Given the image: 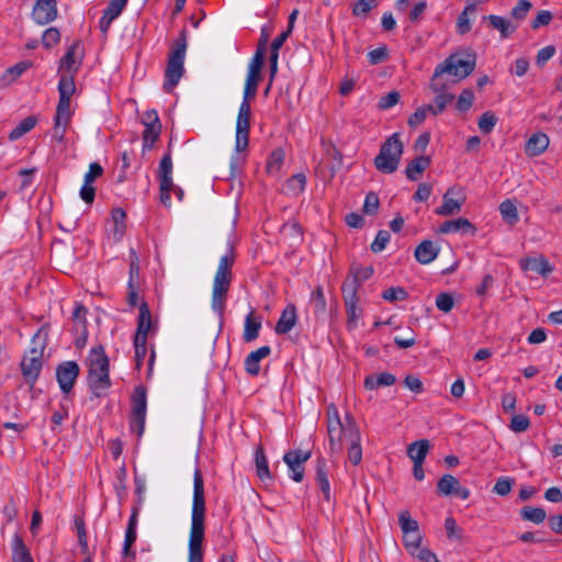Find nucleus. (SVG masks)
<instances>
[{
    "label": "nucleus",
    "mask_w": 562,
    "mask_h": 562,
    "mask_svg": "<svg viewBox=\"0 0 562 562\" xmlns=\"http://www.w3.org/2000/svg\"><path fill=\"white\" fill-rule=\"evenodd\" d=\"M205 494L202 471L194 470L192 520L189 540V562H203L202 543L205 530Z\"/></svg>",
    "instance_id": "1"
},
{
    "label": "nucleus",
    "mask_w": 562,
    "mask_h": 562,
    "mask_svg": "<svg viewBox=\"0 0 562 562\" xmlns=\"http://www.w3.org/2000/svg\"><path fill=\"white\" fill-rule=\"evenodd\" d=\"M476 65V55L472 52L465 54H451L442 63H440L432 75L430 81V89L434 92H439L447 89L446 83L440 81L442 75L448 74L453 76L457 81L467 78L473 72Z\"/></svg>",
    "instance_id": "2"
},
{
    "label": "nucleus",
    "mask_w": 562,
    "mask_h": 562,
    "mask_svg": "<svg viewBox=\"0 0 562 562\" xmlns=\"http://www.w3.org/2000/svg\"><path fill=\"white\" fill-rule=\"evenodd\" d=\"M88 362V386L94 397L100 398L104 391L111 387L110 362L101 345L93 347L87 358Z\"/></svg>",
    "instance_id": "3"
},
{
    "label": "nucleus",
    "mask_w": 562,
    "mask_h": 562,
    "mask_svg": "<svg viewBox=\"0 0 562 562\" xmlns=\"http://www.w3.org/2000/svg\"><path fill=\"white\" fill-rule=\"evenodd\" d=\"M187 52V31L182 30L173 41L168 55L165 70L164 90L170 93L184 74V57Z\"/></svg>",
    "instance_id": "4"
},
{
    "label": "nucleus",
    "mask_w": 562,
    "mask_h": 562,
    "mask_svg": "<svg viewBox=\"0 0 562 562\" xmlns=\"http://www.w3.org/2000/svg\"><path fill=\"white\" fill-rule=\"evenodd\" d=\"M403 151L404 145L400 133L392 134L381 144L379 154L374 158V167L384 175L395 172L400 166Z\"/></svg>",
    "instance_id": "5"
},
{
    "label": "nucleus",
    "mask_w": 562,
    "mask_h": 562,
    "mask_svg": "<svg viewBox=\"0 0 562 562\" xmlns=\"http://www.w3.org/2000/svg\"><path fill=\"white\" fill-rule=\"evenodd\" d=\"M132 414L130 419V428L133 432H136L137 437H142L145 430L147 397L146 390L139 385L135 387L132 397Z\"/></svg>",
    "instance_id": "6"
},
{
    "label": "nucleus",
    "mask_w": 562,
    "mask_h": 562,
    "mask_svg": "<svg viewBox=\"0 0 562 562\" xmlns=\"http://www.w3.org/2000/svg\"><path fill=\"white\" fill-rule=\"evenodd\" d=\"M43 350L32 348L27 355H25L21 361V371L25 382L30 385V389H33L36 380L40 376L42 367H43Z\"/></svg>",
    "instance_id": "7"
},
{
    "label": "nucleus",
    "mask_w": 562,
    "mask_h": 562,
    "mask_svg": "<svg viewBox=\"0 0 562 562\" xmlns=\"http://www.w3.org/2000/svg\"><path fill=\"white\" fill-rule=\"evenodd\" d=\"M250 115H251L250 102L243 101L239 106L237 122H236V150L237 151H243L248 147L249 130H250Z\"/></svg>",
    "instance_id": "8"
},
{
    "label": "nucleus",
    "mask_w": 562,
    "mask_h": 562,
    "mask_svg": "<svg viewBox=\"0 0 562 562\" xmlns=\"http://www.w3.org/2000/svg\"><path fill=\"white\" fill-rule=\"evenodd\" d=\"M465 194L460 187H451L442 195V204L436 209L435 213L440 216H451L461 211L465 202Z\"/></svg>",
    "instance_id": "9"
},
{
    "label": "nucleus",
    "mask_w": 562,
    "mask_h": 562,
    "mask_svg": "<svg viewBox=\"0 0 562 562\" xmlns=\"http://www.w3.org/2000/svg\"><path fill=\"white\" fill-rule=\"evenodd\" d=\"M344 302L347 314V328L352 330L357 327L359 319L362 316V308L359 306V297L355 292V285H341Z\"/></svg>",
    "instance_id": "10"
},
{
    "label": "nucleus",
    "mask_w": 562,
    "mask_h": 562,
    "mask_svg": "<svg viewBox=\"0 0 562 562\" xmlns=\"http://www.w3.org/2000/svg\"><path fill=\"white\" fill-rule=\"evenodd\" d=\"M345 419H347L346 440L349 442L348 460L353 465H358L362 460L361 434L353 417L347 415Z\"/></svg>",
    "instance_id": "11"
},
{
    "label": "nucleus",
    "mask_w": 562,
    "mask_h": 562,
    "mask_svg": "<svg viewBox=\"0 0 562 562\" xmlns=\"http://www.w3.org/2000/svg\"><path fill=\"white\" fill-rule=\"evenodd\" d=\"M80 367L76 361H64L56 368V379L64 394H68L79 376Z\"/></svg>",
    "instance_id": "12"
},
{
    "label": "nucleus",
    "mask_w": 562,
    "mask_h": 562,
    "mask_svg": "<svg viewBox=\"0 0 562 562\" xmlns=\"http://www.w3.org/2000/svg\"><path fill=\"white\" fill-rule=\"evenodd\" d=\"M311 451L290 450L283 456L284 463L291 470V479L297 483L304 479V463L311 458Z\"/></svg>",
    "instance_id": "13"
},
{
    "label": "nucleus",
    "mask_w": 562,
    "mask_h": 562,
    "mask_svg": "<svg viewBox=\"0 0 562 562\" xmlns=\"http://www.w3.org/2000/svg\"><path fill=\"white\" fill-rule=\"evenodd\" d=\"M81 48V41H75L67 49L59 63V72L75 74L82 60L83 53L79 52Z\"/></svg>",
    "instance_id": "14"
},
{
    "label": "nucleus",
    "mask_w": 562,
    "mask_h": 562,
    "mask_svg": "<svg viewBox=\"0 0 562 562\" xmlns=\"http://www.w3.org/2000/svg\"><path fill=\"white\" fill-rule=\"evenodd\" d=\"M437 493L445 496L456 495L462 499H468L470 496V491L462 487L459 480L451 474H445L439 479Z\"/></svg>",
    "instance_id": "15"
},
{
    "label": "nucleus",
    "mask_w": 562,
    "mask_h": 562,
    "mask_svg": "<svg viewBox=\"0 0 562 562\" xmlns=\"http://www.w3.org/2000/svg\"><path fill=\"white\" fill-rule=\"evenodd\" d=\"M57 16V2L56 0H37L32 10L33 20L40 24L45 25L54 21Z\"/></svg>",
    "instance_id": "16"
},
{
    "label": "nucleus",
    "mask_w": 562,
    "mask_h": 562,
    "mask_svg": "<svg viewBox=\"0 0 562 562\" xmlns=\"http://www.w3.org/2000/svg\"><path fill=\"white\" fill-rule=\"evenodd\" d=\"M103 175V168L98 162H92L89 166V171L85 175L83 186L80 189V198L87 203L91 204L94 201L95 189L92 186L93 181Z\"/></svg>",
    "instance_id": "17"
},
{
    "label": "nucleus",
    "mask_w": 562,
    "mask_h": 562,
    "mask_svg": "<svg viewBox=\"0 0 562 562\" xmlns=\"http://www.w3.org/2000/svg\"><path fill=\"white\" fill-rule=\"evenodd\" d=\"M476 231V227L468 218L464 217L446 221L439 226L438 229L440 234L461 232L462 234L471 236H474Z\"/></svg>",
    "instance_id": "18"
},
{
    "label": "nucleus",
    "mask_w": 562,
    "mask_h": 562,
    "mask_svg": "<svg viewBox=\"0 0 562 562\" xmlns=\"http://www.w3.org/2000/svg\"><path fill=\"white\" fill-rule=\"evenodd\" d=\"M153 326L151 313L146 302L139 305V315L137 321V329L134 336L135 339L147 340V335Z\"/></svg>",
    "instance_id": "19"
},
{
    "label": "nucleus",
    "mask_w": 562,
    "mask_h": 562,
    "mask_svg": "<svg viewBox=\"0 0 562 562\" xmlns=\"http://www.w3.org/2000/svg\"><path fill=\"white\" fill-rule=\"evenodd\" d=\"M549 137L546 133L537 132L532 134L525 145V153L529 157L541 155L549 146Z\"/></svg>",
    "instance_id": "20"
},
{
    "label": "nucleus",
    "mask_w": 562,
    "mask_h": 562,
    "mask_svg": "<svg viewBox=\"0 0 562 562\" xmlns=\"http://www.w3.org/2000/svg\"><path fill=\"white\" fill-rule=\"evenodd\" d=\"M297 315L294 304H289L281 313V316L276 325V333L278 335L288 334L296 324Z\"/></svg>",
    "instance_id": "21"
},
{
    "label": "nucleus",
    "mask_w": 562,
    "mask_h": 562,
    "mask_svg": "<svg viewBox=\"0 0 562 562\" xmlns=\"http://www.w3.org/2000/svg\"><path fill=\"white\" fill-rule=\"evenodd\" d=\"M520 268L524 271H533L542 277L549 276L553 271V267L543 258H524L520 260Z\"/></svg>",
    "instance_id": "22"
},
{
    "label": "nucleus",
    "mask_w": 562,
    "mask_h": 562,
    "mask_svg": "<svg viewBox=\"0 0 562 562\" xmlns=\"http://www.w3.org/2000/svg\"><path fill=\"white\" fill-rule=\"evenodd\" d=\"M439 254V248L431 240H423L415 249V259L422 265L434 261Z\"/></svg>",
    "instance_id": "23"
},
{
    "label": "nucleus",
    "mask_w": 562,
    "mask_h": 562,
    "mask_svg": "<svg viewBox=\"0 0 562 562\" xmlns=\"http://www.w3.org/2000/svg\"><path fill=\"white\" fill-rule=\"evenodd\" d=\"M316 482L323 493L324 499L330 502V484L326 460L318 458L316 461Z\"/></svg>",
    "instance_id": "24"
},
{
    "label": "nucleus",
    "mask_w": 562,
    "mask_h": 562,
    "mask_svg": "<svg viewBox=\"0 0 562 562\" xmlns=\"http://www.w3.org/2000/svg\"><path fill=\"white\" fill-rule=\"evenodd\" d=\"M347 423L327 425V434L329 440V448L331 452H340L342 450L341 440L346 439Z\"/></svg>",
    "instance_id": "25"
},
{
    "label": "nucleus",
    "mask_w": 562,
    "mask_h": 562,
    "mask_svg": "<svg viewBox=\"0 0 562 562\" xmlns=\"http://www.w3.org/2000/svg\"><path fill=\"white\" fill-rule=\"evenodd\" d=\"M430 164L431 158L429 156L415 157L405 169L406 178L411 181H416Z\"/></svg>",
    "instance_id": "26"
},
{
    "label": "nucleus",
    "mask_w": 562,
    "mask_h": 562,
    "mask_svg": "<svg viewBox=\"0 0 562 562\" xmlns=\"http://www.w3.org/2000/svg\"><path fill=\"white\" fill-rule=\"evenodd\" d=\"M12 562H34L23 538L15 533L12 539Z\"/></svg>",
    "instance_id": "27"
},
{
    "label": "nucleus",
    "mask_w": 562,
    "mask_h": 562,
    "mask_svg": "<svg viewBox=\"0 0 562 562\" xmlns=\"http://www.w3.org/2000/svg\"><path fill=\"white\" fill-rule=\"evenodd\" d=\"M33 66L32 61L23 60L9 67L0 78L1 86H9Z\"/></svg>",
    "instance_id": "28"
},
{
    "label": "nucleus",
    "mask_w": 562,
    "mask_h": 562,
    "mask_svg": "<svg viewBox=\"0 0 562 562\" xmlns=\"http://www.w3.org/2000/svg\"><path fill=\"white\" fill-rule=\"evenodd\" d=\"M351 278H348L342 285L353 284L355 292L358 293L359 288L362 283L368 280L373 274L372 267H351L350 268Z\"/></svg>",
    "instance_id": "29"
},
{
    "label": "nucleus",
    "mask_w": 562,
    "mask_h": 562,
    "mask_svg": "<svg viewBox=\"0 0 562 562\" xmlns=\"http://www.w3.org/2000/svg\"><path fill=\"white\" fill-rule=\"evenodd\" d=\"M138 514H139L138 506H134L132 508V515L130 517L126 532H125V540H124V547H123V551H124L125 555L130 554V549L134 544V542L136 541V538H137L136 527H137Z\"/></svg>",
    "instance_id": "30"
},
{
    "label": "nucleus",
    "mask_w": 562,
    "mask_h": 562,
    "mask_svg": "<svg viewBox=\"0 0 562 562\" xmlns=\"http://www.w3.org/2000/svg\"><path fill=\"white\" fill-rule=\"evenodd\" d=\"M395 382V375L390 372H382L380 374H369L364 379V387L367 390H375L381 386H391Z\"/></svg>",
    "instance_id": "31"
},
{
    "label": "nucleus",
    "mask_w": 562,
    "mask_h": 562,
    "mask_svg": "<svg viewBox=\"0 0 562 562\" xmlns=\"http://www.w3.org/2000/svg\"><path fill=\"white\" fill-rule=\"evenodd\" d=\"M255 463L257 476L262 481H271L272 474L269 470L268 459L265 454V450L261 446L256 449Z\"/></svg>",
    "instance_id": "32"
},
{
    "label": "nucleus",
    "mask_w": 562,
    "mask_h": 562,
    "mask_svg": "<svg viewBox=\"0 0 562 562\" xmlns=\"http://www.w3.org/2000/svg\"><path fill=\"white\" fill-rule=\"evenodd\" d=\"M484 20H487L490 25L501 33L503 38H507L512 33L516 31V26L503 16L490 14L484 16Z\"/></svg>",
    "instance_id": "33"
},
{
    "label": "nucleus",
    "mask_w": 562,
    "mask_h": 562,
    "mask_svg": "<svg viewBox=\"0 0 562 562\" xmlns=\"http://www.w3.org/2000/svg\"><path fill=\"white\" fill-rule=\"evenodd\" d=\"M430 443L427 439H420L412 442L407 447V454L413 462H424L429 451Z\"/></svg>",
    "instance_id": "34"
},
{
    "label": "nucleus",
    "mask_w": 562,
    "mask_h": 562,
    "mask_svg": "<svg viewBox=\"0 0 562 562\" xmlns=\"http://www.w3.org/2000/svg\"><path fill=\"white\" fill-rule=\"evenodd\" d=\"M37 116L30 115L25 119H23L10 133H9V140L14 142L21 138L23 135L32 131L35 125L37 124Z\"/></svg>",
    "instance_id": "35"
},
{
    "label": "nucleus",
    "mask_w": 562,
    "mask_h": 562,
    "mask_svg": "<svg viewBox=\"0 0 562 562\" xmlns=\"http://www.w3.org/2000/svg\"><path fill=\"white\" fill-rule=\"evenodd\" d=\"M475 13V2L467 3L464 10L459 14L457 19V32L460 35H464L471 31L470 15Z\"/></svg>",
    "instance_id": "36"
},
{
    "label": "nucleus",
    "mask_w": 562,
    "mask_h": 562,
    "mask_svg": "<svg viewBox=\"0 0 562 562\" xmlns=\"http://www.w3.org/2000/svg\"><path fill=\"white\" fill-rule=\"evenodd\" d=\"M76 91L74 74L60 72L58 82L59 99L70 100Z\"/></svg>",
    "instance_id": "37"
},
{
    "label": "nucleus",
    "mask_w": 562,
    "mask_h": 562,
    "mask_svg": "<svg viewBox=\"0 0 562 562\" xmlns=\"http://www.w3.org/2000/svg\"><path fill=\"white\" fill-rule=\"evenodd\" d=\"M261 328L260 319L254 317V312H250L245 318L244 335L243 338L246 342L254 341L258 338L259 330Z\"/></svg>",
    "instance_id": "38"
},
{
    "label": "nucleus",
    "mask_w": 562,
    "mask_h": 562,
    "mask_svg": "<svg viewBox=\"0 0 562 562\" xmlns=\"http://www.w3.org/2000/svg\"><path fill=\"white\" fill-rule=\"evenodd\" d=\"M171 143L168 145V153L164 155L159 164L158 177L159 182L167 183L172 182L171 173H172V159L170 153Z\"/></svg>",
    "instance_id": "39"
},
{
    "label": "nucleus",
    "mask_w": 562,
    "mask_h": 562,
    "mask_svg": "<svg viewBox=\"0 0 562 562\" xmlns=\"http://www.w3.org/2000/svg\"><path fill=\"white\" fill-rule=\"evenodd\" d=\"M162 125H146L143 131V151L150 150L159 138Z\"/></svg>",
    "instance_id": "40"
},
{
    "label": "nucleus",
    "mask_w": 562,
    "mask_h": 562,
    "mask_svg": "<svg viewBox=\"0 0 562 562\" xmlns=\"http://www.w3.org/2000/svg\"><path fill=\"white\" fill-rule=\"evenodd\" d=\"M437 95L435 97V104H428L427 108L429 112H431L434 115H437L445 111L447 105L451 103L454 99V95L452 93H449L446 91V89L436 92Z\"/></svg>",
    "instance_id": "41"
},
{
    "label": "nucleus",
    "mask_w": 562,
    "mask_h": 562,
    "mask_svg": "<svg viewBox=\"0 0 562 562\" xmlns=\"http://www.w3.org/2000/svg\"><path fill=\"white\" fill-rule=\"evenodd\" d=\"M519 514L522 520L537 525L543 522L547 518V513L542 507L524 506Z\"/></svg>",
    "instance_id": "42"
},
{
    "label": "nucleus",
    "mask_w": 562,
    "mask_h": 562,
    "mask_svg": "<svg viewBox=\"0 0 562 562\" xmlns=\"http://www.w3.org/2000/svg\"><path fill=\"white\" fill-rule=\"evenodd\" d=\"M260 79L261 74L248 70L243 101L250 102L255 99Z\"/></svg>",
    "instance_id": "43"
},
{
    "label": "nucleus",
    "mask_w": 562,
    "mask_h": 562,
    "mask_svg": "<svg viewBox=\"0 0 562 562\" xmlns=\"http://www.w3.org/2000/svg\"><path fill=\"white\" fill-rule=\"evenodd\" d=\"M499 212L502 214L503 220L509 225H514L519 221L517 206L509 199L501 203Z\"/></svg>",
    "instance_id": "44"
},
{
    "label": "nucleus",
    "mask_w": 562,
    "mask_h": 562,
    "mask_svg": "<svg viewBox=\"0 0 562 562\" xmlns=\"http://www.w3.org/2000/svg\"><path fill=\"white\" fill-rule=\"evenodd\" d=\"M311 304L315 315H323L326 312L327 303L323 288L318 285L311 294Z\"/></svg>",
    "instance_id": "45"
},
{
    "label": "nucleus",
    "mask_w": 562,
    "mask_h": 562,
    "mask_svg": "<svg viewBox=\"0 0 562 562\" xmlns=\"http://www.w3.org/2000/svg\"><path fill=\"white\" fill-rule=\"evenodd\" d=\"M70 117V100L59 99L56 108V114L54 117L56 125H58L59 123H65V125H68Z\"/></svg>",
    "instance_id": "46"
},
{
    "label": "nucleus",
    "mask_w": 562,
    "mask_h": 562,
    "mask_svg": "<svg viewBox=\"0 0 562 562\" xmlns=\"http://www.w3.org/2000/svg\"><path fill=\"white\" fill-rule=\"evenodd\" d=\"M112 218L114 222V235H115V237H117L120 239L126 231V224H125L126 213L121 207L114 209L112 211Z\"/></svg>",
    "instance_id": "47"
},
{
    "label": "nucleus",
    "mask_w": 562,
    "mask_h": 562,
    "mask_svg": "<svg viewBox=\"0 0 562 562\" xmlns=\"http://www.w3.org/2000/svg\"><path fill=\"white\" fill-rule=\"evenodd\" d=\"M284 161V150L282 148L274 149L267 162L266 169L269 173L278 172Z\"/></svg>",
    "instance_id": "48"
},
{
    "label": "nucleus",
    "mask_w": 562,
    "mask_h": 562,
    "mask_svg": "<svg viewBox=\"0 0 562 562\" xmlns=\"http://www.w3.org/2000/svg\"><path fill=\"white\" fill-rule=\"evenodd\" d=\"M226 289H220L213 286V294H212V307L214 311H216L220 315H223L224 308H225V300L227 294Z\"/></svg>",
    "instance_id": "49"
},
{
    "label": "nucleus",
    "mask_w": 562,
    "mask_h": 562,
    "mask_svg": "<svg viewBox=\"0 0 562 562\" xmlns=\"http://www.w3.org/2000/svg\"><path fill=\"white\" fill-rule=\"evenodd\" d=\"M497 117L491 111L484 112L479 119V128L483 134H490L495 127Z\"/></svg>",
    "instance_id": "50"
},
{
    "label": "nucleus",
    "mask_w": 562,
    "mask_h": 562,
    "mask_svg": "<svg viewBox=\"0 0 562 562\" xmlns=\"http://www.w3.org/2000/svg\"><path fill=\"white\" fill-rule=\"evenodd\" d=\"M398 524L403 533H407L409 531H417L419 529L418 521L413 519L409 512H402L398 516Z\"/></svg>",
    "instance_id": "51"
},
{
    "label": "nucleus",
    "mask_w": 562,
    "mask_h": 562,
    "mask_svg": "<svg viewBox=\"0 0 562 562\" xmlns=\"http://www.w3.org/2000/svg\"><path fill=\"white\" fill-rule=\"evenodd\" d=\"M306 177L303 173H296L286 181L289 191L295 195L302 193L305 189Z\"/></svg>",
    "instance_id": "52"
},
{
    "label": "nucleus",
    "mask_w": 562,
    "mask_h": 562,
    "mask_svg": "<svg viewBox=\"0 0 562 562\" xmlns=\"http://www.w3.org/2000/svg\"><path fill=\"white\" fill-rule=\"evenodd\" d=\"M403 539L406 549L409 551L412 555H414L422 542L419 529L417 531H409L407 533H403Z\"/></svg>",
    "instance_id": "53"
},
{
    "label": "nucleus",
    "mask_w": 562,
    "mask_h": 562,
    "mask_svg": "<svg viewBox=\"0 0 562 562\" xmlns=\"http://www.w3.org/2000/svg\"><path fill=\"white\" fill-rule=\"evenodd\" d=\"M88 310L82 304H77L72 312V321L77 328L82 330V334L87 333V316Z\"/></svg>",
    "instance_id": "54"
},
{
    "label": "nucleus",
    "mask_w": 562,
    "mask_h": 562,
    "mask_svg": "<svg viewBox=\"0 0 562 562\" xmlns=\"http://www.w3.org/2000/svg\"><path fill=\"white\" fill-rule=\"evenodd\" d=\"M376 5V0H358L352 5V14L355 16H366Z\"/></svg>",
    "instance_id": "55"
},
{
    "label": "nucleus",
    "mask_w": 562,
    "mask_h": 562,
    "mask_svg": "<svg viewBox=\"0 0 562 562\" xmlns=\"http://www.w3.org/2000/svg\"><path fill=\"white\" fill-rule=\"evenodd\" d=\"M382 297L389 302L404 301L408 297V293L402 286L389 288L383 291Z\"/></svg>",
    "instance_id": "56"
},
{
    "label": "nucleus",
    "mask_w": 562,
    "mask_h": 562,
    "mask_svg": "<svg viewBox=\"0 0 562 562\" xmlns=\"http://www.w3.org/2000/svg\"><path fill=\"white\" fill-rule=\"evenodd\" d=\"M436 306L439 311L449 313L454 306V299L450 293H439L436 297Z\"/></svg>",
    "instance_id": "57"
},
{
    "label": "nucleus",
    "mask_w": 562,
    "mask_h": 562,
    "mask_svg": "<svg viewBox=\"0 0 562 562\" xmlns=\"http://www.w3.org/2000/svg\"><path fill=\"white\" fill-rule=\"evenodd\" d=\"M474 101V93L471 89H464L457 101V109L460 112H467L470 110Z\"/></svg>",
    "instance_id": "58"
},
{
    "label": "nucleus",
    "mask_w": 562,
    "mask_h": 562,
    "mask_svg": "<svg viewBox=\"0 0 562 562\" xmlns=\"http://www.w3.org/2000/svg\"><path fill=\"white\" fill-rule=\"evenodd\" d=\"M514 483H515V481L512 477H508V476L499 477L493 487V492L496 493L497 495L506 496L512 491Z\"/></svg>",
    "instance_id": "59"
},
{
    "label": "nucleus",
    "mask_w": 562,
    "mask_h": 562,
    "mask_svg": "<svg viewBox=\"0 0 562 562\" xmlns=\"http://www.w3.org/2000/svg\"><path fill=\"white\" fill-rule=\"evenodd\" d=\"M532 8V3L528 0H519L517 4L512 9L510 15L516 20H524L530 9Z\"/></svg>",
    "instance_id": "60"
},
{
    "label": "nucleus",
    "mask_w": 562,
    "mask_h": 562,
    "mask_svg": "<svg viewBox=\"0 0 562 562\" xmlns=\"http://www.w3.org/2000/svg\"><path fill=\"white\" fill-rule=\"evenodd\" d=\"M59 41L60 32L56 27H48L42 36V44L47 49L56 45Z\"/></svg>",
    "instance_id": "61"
},
{
    "label": "nucleus",
    "mask_w": 562,
    "mask_h": 562,
    "mask_svg": "<svg viewBox=\"0 0 562 562\" xmlns=\"http://www.w3.org/2000/svg\"><path fill=\"white\" fill-rule=\"evenodd\" d=\"M400 99H401L400 92L393 90V91H391V92H389V93H386V94H384V95H382L380 98V101L378 103V108L380 110H387V109L394 106L395 104H397Z\"/></svg>",
    "instance_id": "62"
},
{
    "label": "nucleus",
    "mask_w": 562,
    "mask_h": 562,
    "mask_svg": "<svg viewBox=\"0 0 562 562\" xmlns=\"http://www.w3.org/2000/svg\"><path fill=\"white\" fill-rule=\"evenodd\" d=\"M530 420L526 415H514L510 420L509 428L515 432H522L529 428Z\"/></svg>",
    "instance_id": "63"
},
{
    "label": "nucleus",
    "mask_w": 562,
    "mask_h": 562,
    "mask_svg": "<svg viewBox=\"0 0 562 562\" xmlns=\"http://www.w3.org/2000/svg\"><path fill=\"white\" fill-rule=\"evenodd\" d=\"M380 206V200L375 192H369L366 196L363 204V212L369 215H373L378 212Z\"/></svg>",
    "instance_id": "64"
}]
</instances>
